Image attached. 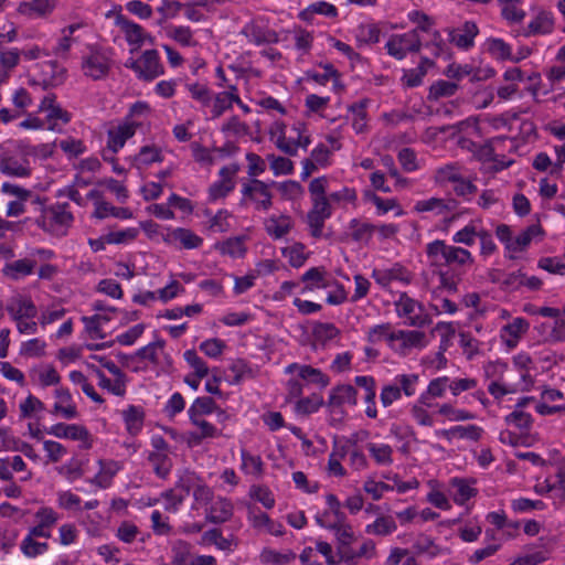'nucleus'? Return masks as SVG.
Listing matches in <instances>:
<instances>
[{
    "label": "nucleus",
    "mask_w": 565,
    "mask_h": 565,
    "mask_svg": "<svg viewBox=\"0 0 565 565\" xmlns=\"http://www.w3.org/2000/svg\"><path fill=\"white\" fill-rule=\"evenodd\" d=\"M168 36L178 42L182 46H195L196 42L193 40V32L190 26L179 25L172 26L168 32Z\"/></svg>",
    "instance_id": "obj_32"
},
{
    "label": "nucleus",
    "mask_w": 565,
    "mask_h": 565,
    "mask_svg": "<svg viewBox=\"0 0 565 565\" xmlns=\"http://www.w3.org/2000/svg\"><path fill=\"white\" fill-rule=\"evenodd\" d=\"M163 157L161 150L156 146H143L140 148L138 154L134 158V164L140 169L141 167L149 166L153 162H161Z\"/></svg>",
    "instance_id": "obj_19"
},
{
    "label": "nucleus",
    "mask_w": 565,
    "mask_h": 565,
    "mask_svg": "<svg viewBox=\"0 0 565 565\" xmlns=\"http://www.w3.org/2000/svg\"><path fill=\"white\" fill-rule=\"evenodd\" d=\"M301 281L311 282L303 287V292L312 291L315 288H329L335 284V280L327 277L323 267H311L301 276Z\"/></svg>",
    "instance_id": "obj_8"
},
{
    "label": "nucleus",
    "mask_w": 565,
    "mask_h": 565,
    "mask_svg": "<svg viewBox=\"0 0 565 565\" xmlns=\"http://www.w3.org/2000/svg\"><path fill=\"white\" fill-rule=\"evenodd\" d=\"M56 6V0H32L30 2H21L18 11L22 14H30L32 12L38 15H46L52 12Z\"/></svg>",
    "instance_id": "obj_18"
},
{
    "label": "nucleus",
    "mask_w": 565,
    "mask_h": 565,
    "mask_svg": "<svg viewBox=\"0 0 565 565\" xmlns=\"http://www.w3.org/2000/svg\"><path fill=\"white\" fill-rule=\"evenodd\" d=\"M320 67L324 70L323 75H319L318 73H313L309 75L316 83L324 85L331 77L334 79L333 86L335 89L342 90L344 89V85L339 81L340 73L339 71L330 63H320Z\"/></svg>",
    "instance_id": "obj_26"
},
{
    "label": "nucleus",
    "mask_w": 565,
    "mask_h": 565,
    "mask_svg": "<svg viewBox=\"0 0 565 565\" xmlns=\"http://www.w3.org/2000/svg\"><path fill=\"white\" fill-rule=\"evenodd\" d=\"M234 182L232 179H225L213 183L209 189V195L211 200H217L225 198L230 192L234 190Z\"/></svg>",
    "instance_id": "obj_52"
},
{
    "label": "nucleus",
    "mask_w": 565,
    "mask_h": 565,
    "mask_svg": "<svg viewBox=\"0 0 565 565\" xmlns=\"http://www.w3.org/2000/svg\"><path fill=\"white\" fill-rule=\"evenodd\" d=\"M462 31L463 33L457 34L454 29H447L450 42L455 43L459 49L468 50L473 46L479 29L473 21H466Z\"/></svg>",
    "instance_id": "obj_10"
},
{
    "label": "nucleus",
    "mask_w": 565,
    "mask_h": 565,
    "mask_svg": "<svg viewBox=\"0 0 565 565\" xmlns=\"http://www.w3.org/2000/svg\"><path fill=\"white\" fill-rule=\"evenodd\" d=\"M217 409V405L212 397L203 396L194 399L190 408L188 409L189 418L200 417L202 415H209Z\"/></svg>",
    "instance_id": "obj_21"
},
{
    "label": "nucleus",
    "mask_w": 565,
    "mask_h": 565,
    "mask_svg": "<svg viewBox=\"0 0 565 565\" xmlns=\"http://www.w3.org/2000/svg\"><path fill=\"white\" fill-rule=\"evenodd\" d=\"M177 241H179L181 245L186 249L198 248L203 243V239L200 236L188 228L177 227Z\"/></svg>",
    "instance_id": "obj_43"
},
{
    "label": "nucleus",
    "mask_w": 565,
    "mask_h": 565,
    "mask_svg": "<svg viewBox=\"0 0 565 565\" xmlns=\"http://www.w3.org/2000/svg\"><path fill=\"white\" fill-rule=\"evenodd\" d=\"M108 215H111L117 218L127 220L132 217V212L128 207H116L109 204L108 202L97 201L95 203V211L93 213V216L102 220L107 217Z\"/></svg>",
    "instance_id": "obj_17"
},
{
    "label": "nucleus",
    "mask_w": 565,
    "mask_h": 565,
    "mask_svg": "<svg viewBox=\"0 0 565 565\" xmlns=\"http://www.w3.org/2000/svg\"><path fill=\"white\" fill-rule=\"evenodd\" d=\"M189 92L193 99L202 103L204 106H209L211 103V92L205 85L199 83L188 84Z\"/></svg>",
    "instance_id": "obj_62"
},
{
    "label": "nucleus",
    "mask_w": 565,
    "mask_h": 565,
    "mask_svg": "<svg viewBox=\"0 0 565 565\" xmlns=\"http://www.w3.org/2000/svg\"><path fill=\"white\" fill-rule=\"evenodd\" d=\"M367 449L374 457L375 461L380 465L392 463V448L388 445L377 446L375 444H369Z\"/></svg>",
    "instance_id": "obj_51"
},
{
    "label": "nucleus",
    "mask_w": 565,
    "mask_h": 565,
    "mask_svg": "<svg viewBox=\"0 0 565 565\" xmlns=\"http://www.w3.org/2000/svg\"><path fill=\"white\" fill-rule=\"evenodd\" d=\"M525 282V274L522 270L510 273L501 281V289L508 291L519 290Z\"/></svg>",
    "instance_id": "obj_56"
},
{
    "label": "nucleus",
    "mask_w": 565,
    "mask_h": 565,
    "mask_svg": "<svg viewBox=\"0 0 565 565\" xmlns=\"http://www.w3.org/2000/svg\"><path fill=\"white\" fill-rule=\"evenodd\" d=\"M267 159L270 161V169L275 175L291 174L294 172V162L290 159L274 154H268Z\"/></svg>",
    "instance_id": "obj_44"
},
{
    "label": "nucleus",
    "mask_w": 565,
    "mask_h": 565,
    "mask_svg": "<svg viewBox=\"0 0 565 565\" xmlns=\"http://www.w3.org/2000/svg\"><path fill=\"white\" fill-rule=\"evenodd\" d=\"M183 3L175 0H162L161 4L157 8V12L160 14L158 24L162 25L167 20L175 18L182 10Z\"/></svg>",
    "instance_id": "obj_29"
},
{
    "label": "nucleus",
    "mask_w": 565,
    "mask_h": 565,
    "mask_svg": "<svg viewBox=\"0 0 565 565\" xmlns=\"http://www.w3.org/2000/svg\"><path fill=\"white\" fill-rule=\"evenodd\" d=\"M233 515V504L225 498H218L206 511L205 520L213 524L227 522Z\"/></svg>",
    "instance_id": "obj_9"
},
{
    "label": "nucleus",
    "mask_w": 565,
    "mask_h": 565,
    "mask_svg": "<svg viewBox=\"0 0 565 565\" xmlns=\"http://www.w3.org/2000/svg\"><path fill=\"white\" fill-rule=\"evenodd\" d=\"M46 431L47 434L53 435L57 438H68L72 440L84 441L83 447L85 449H89L92 447V443L89 441V431L84 426L76 424L57 423L51 426Z\"/></svg>",
    "instance_id": "obj_3"
},
{
    "label": "nucleus",
    "mask_w": 565,
    "mask_h": 565,
    "mask_svg": "<svg viewBox=\"0 0 565 565\" xmlns=\"http://www.w3.org/2000/svg\"><path fill=\"white\" fill-rule=\"evenodd\" d=\"M263 563H270L275 565H284L296 558V554L291 551L287 553H280L271 548H264L260 554Z\"/></svg>",
    "instance_id": "obj_35"
},
{
    "label": "nucleus",
    "mask_w": 565,
    "mask_h": 565,
    "mask_svg": "<svg viewBox=\"0 0 565 565\" xmlns=\"http://www.w3.org/2000/svg\"><path fill=\"white\" fill-rule=\"evenodd\" d=\"M404 40L405 36H401V34H394L385 45L387 53L396 60H403L406 57V50L403 46Z\"/></svg>",
    "instance_id": "obj_55"
},
{
    "label": "nucleus",
    "mask_w": 565,
    "mask_h": 565,
    "mask_svg": "<svg viewBox=\"0 0 565 565\" xmlns=\"http://www.w3.org/2000/svg\"><path fill=\"white\" fill-rule=\"evenodd\" d=\"M0 171L3 174L20 178H25L31 174V170L29 168L23 167L13 158H3L0 161Z\"/></svg>",
    "instance_id": "obj_34"
},
{
    "label": "nucleus",
    "mask_w": 565,
    "mask_h": 565,
    "mask_svg": "<svg viewBox=\"0 0 565 565\" xmlns=\"http://www.w3.org/2000/svg\"><path fill=\"white\" fill-rule=\"evenodd\" d=\"M280 218L282 223H279L276 217H270L266 224L267 233L276 239L285 236L291 228L288 216L282 215Z\"/></svg>",
    "instance_id": "obj_37"
},
{
    "label": "nucleus",
    "mask_w": 565,
    "mask_h": 565,
    "mask_svg": "<svg viewBox=\"0 0 565 565\" xmlns=\"http://www.w3.org/2000/svg\"><path fill=\"white\" fill-rule=\"evenodd\" d=\"M436 330L440 332V344L438 352L436 354V359L438 360V367H444L447 364V359L445 358V352L450 345L451 338L455 334V329L451 323L439 322L436 326Z\"/></svg>",
    "instance_id": "obj_16"
},
{
    "label": "nucleus",
    "mask_w": 565,
    "mask_h": 565,
    "mask_svg": "<svg viewBox=\"0 0 565 565\" xmlns=\"http://www.w3.org/2000/svg\"><path fill=\"white\" fill-rule=\"evenodd\" d=\"M425 333L423 331L412 330H398L396 331V341L399 343L394 344V349L397 353L406 355L408 350L412 348H424L425 347Z\"/></svg>",
    "instance_id": "obj_7"
},
{
    "label": "nucleus",
    "mask_w": 565,
    "mask_h": 565,
    "mask_svg": "<svg viewBox=\"0 0 565 565\" xmlns=\"http://www.w3.org/2000/svg\"><path fill=\"white\" fill-rule=\"evenodd\" d=\"M145 411L140 406L129 405L127 409L122 411V419L126 425L127 431L131 436L140 433L145 422Z\"/></svg>",
    "instance_id": "obj_14"
},
{
    "label": "nucleus",
    "mask_w": 565,
    "mask_h": 565,
    "mask_svg": "<svg viewBox=\"0 0 565 565\" xmlns=\"http://www.w3.org/2000/svg\"><path fill=\"white\" fill-rule=\"evenodd\" d=\"M225 347L224 341L213 338L203 341L200 344V350L210 358H217L222 354Z\"/></svg>",
    "instance_id": "obj_60"
},
{
    "label": "nucleus",
    "mask_w": 565,
    "mask_h": 565,
    "mask_svg": "<svg viewBox=\"0 0 565 565\" xmlns=\"http://www.w3.org/2000/svg\"><path fill=\"white\" fill-rule=\"evenodd\" d=\"M220 249L223 254L232 257H242L246 252L242 237L228 238L221 245Z\"/></svg>",
    "instance_id": "obj_46"
},
{
    "label": "nucleus",
    "mask_w": 565,
    "mask_h": 565,
    "mask_svg": "<svg viewBox=\"0 0 565 565\" xmlns=\"http://www.w3.org/2000/svg\"><path fill=\"white\" fill-rule=\"evenodd\" d=\"M139 231L135 227L126 228L118 232H109L106 234L107 244H124L134 241L138 236Z\"/></svg>",
    "instance_id": "obj_53"
},
{
    "label": "nucleus",
    "mask_w": 565,
    "mask_h": 565,
    "mask_svg": "<svg viewBox=\"0 0 565 565\" xmlns=\"http://www.w3.org/2000/svg\"><path fill=\"white\" fill-rule=\"evenodd\" d=\"M299 377L310 383L319 384L322 388L327 387L330 383L329 377L323 374L319 369L310 365H301L299 367Z\"/></svg>",
    "instance_id": "obj_31"
},
{
    "label": "nucleus",
    "mask_w": 565,
    "mask_h": 565,
    "mask_svg": "<svg viewBox=\"0 0 565 565\" xmlns=\"http://www.w3.org/2000/svg\"><path fill=\"white\" fill-rule=\"evenodd\" d=\"M449 181L456 183L454 186V191L459 196L467 198L477 192V186L472 182L463 179L459 174L450 175Z\"/></svg>",
    "instance_id": "obj_45"
},
{
    "label": "nucleus",
    "mask_w": 565,
    "mask_h": 565,
    "mask_svg": "<svg viewBox=\"0 0 565 565\" xmlns=\"http://www.w3.org/2000/svg\"><path fill=\"white\" fill-rule=\"evenodd\" d=\"M537 266L551 274H565V263L558 260L556 257H543L539 260Z\"/></svg>",
    "instance_id": "obj_63"
},
{
    "label": "nucleus",
    "mask_w": 565,
    "mask_h": 565,
    "mask_svg": "<svg viewBox=\"0 0 565 565\" xmlns=\"http://www.w3.org/2000/svg\"><path fill=\"white\" fill-rule=\"evenodd\" d=\"M49 548L47 543L36 542L31 536H26L21 543V551L25 556L35 557L43 554Z\"/></svg>",
    "instance_id": "obj_49"
},
{
    "label": "nucleus",
    "mask_w": 565,
    "mask_h": 565,
    "mask_svg": "<svg viewBox=\"0 0 565 565\" xmlns=\"http://www.w3.org/2000/svg\"><path fill=\"white\" fill-rule=\"evenodd\" d=\"M445 263L447 265H466L468 263H472V256L471 253L465 248L448 246L447 253L445 255Z\"/></svg>",
    "instance_id": "obj_36"
},
{
    "label": "nucleus",
    "mask_w": 565,
    "mask_h": 565,
    "mask_svg": "<svg viewBox=\"0 0 565 565\" xmlns=\"http://www.w3.org/2000/svg\"><path fill=\"white\" fill-rule=\"evenodd\" d=\"M452 205L447 204L443 199L430 198L428 200L418 201L415 204V211L417 212H428L436 211L437 214H443L447 211H450L455 207V201H449Z\"/></svg>",
    "instance_id": "obj_27"
},
{
    "label": "nucleus",
    "mask_w": 565,
    "mask_h": 565,
    "mask_svg": "<svg viewBox=\"0 0 565 565\" xmlns=\"http://www.w3.org/2000/svg\"><path fill=\"white\" fill-rule=\"evenodd\" d=\"M68 207V203H56L47 207L53 235L64 236L72 226L74 216Z\"/></svg>",
    "instance_id": "obj_2"
},
{
    "label": "nucleus",
    "mask_w": 565,
    "mask_h": 565,
    "mask_svg": "<svg viewBox=\"0 0 565 565\" xmlns=\"http://www.w3.org/2000/svg\"><path fill=\"white\" fill-rule=\"evenodd\" d=\"M385 339L390 347L394 349V344L396 342V332L392 331L391 323H382L374 326L370 329L367 333V340L371 343L380 342L381 340Z\"/></svg>",
    "instance_id": "obj_20"
},
{
    "label": "nucleus",
    "mask_w": 565,
    "mask_h": 565,
    "mask_svg": "<svg viewBox=\"0 0 565 565\" xmlns=\"http://www.w3.org/2000/svg\"><path fill=\"white\" fill-rule=\"evenodd\" d=\"M323 405V398L319 394H312L308 397L301 398L297 402L296 409L301 414H311Z\"/></svg>",
    "instance_id": "obj_42"
},
{
    "label": "nucleus",
    "mask_w": 565,
    "mask_h": 565,
    "mask_svg": "<svg viewBox=\"0 0 565 565\" xmlns=\"http://www.w3.org/2000/svg\"><path fill=\"white\" fill-rule=\"evenodd\" d=\"M312 209L307 214V223L310 227V234L315 238L322 236L324 221L332 214V209L328 198L312 199Z\"/></svg>",
    "instance_id": "obj_1"
},
{
    "label": "nucleus",
    "mask_w": 565,
    "mask_h": 565,
    "mask_svg": "<svg viewBox=\"0 0 565 565\" xmlns=\"http://www.w3.org/2000/svg\"><path fill=\"white\" fill-rule=\"evenodd\" d=\"M148 460L152 463L158 477L164 479L170 472L171 463L167 452H150Z\"/></svg>",
    "instance_id": "obj_33"
},
{
    "label": "nucleus",
    "mask_w": 565,
    "mask_h": 565,
    "mask_svg": "<svg viewBox=\"0 0 565 565\" xmlns=\"http://www.w3.org/2000/svg\"><path fill=\"white\" fill-rule=\"evenodd\" d=\"M356 390L350 384L338 385L330 393L328 406L339 407L344 403L356 405Z\"/></svg>",
    "instance_id": "obj_13"
},
{
    "label": "nucleus",
    "mask_w": 565,
    "mask_h": 565,
    "mask_svg": "<svg viewBox=\"0 0 565 565\" xmlns=\"http://www.w3.org/2000/svg\"><path fill=\"white\" fill-rule=\"evenodd\" d=\"M42 75L45 77H61V85L66 79V68L58 64L57 61H47L41 64Z\"/></svg>",
    "instance_id": "obj_58"
},
{
    "label": "nucleus",
    "mask_w": 565,
    "mask_h": 565,
    "mask_svg": "<svg viewBox=\"0 0 565 565\" xmlns=\"http://www.w3.org/2000/svg\"><path fill=\"white\" fill-rule=\"evenodd\" d=\"M451 486L456 489L454 501L459 505H463L469 499L476 497L478 493V490L470 487L465 479L454 478L451 480Z\"/></svg>",
    "instance_id": "obj_23"
},
{
    "label": "nucleus",
    "mask_w": 565,
    "mask_h": 565,
    "mask_svg": "<svg viewBox=\"0 0 565 565\" xmlns=\"http://www.w3.org/2000/svg\"><path fill=\"white\" fill-rule=\"evenodd\" d=\"M459 88L457 83L439 79L430 85L427 98L438 100L440 97H450Z\"/></svg>",
    "instance_id": "obj_24"
},
{
    "label": "nucleus",
    "mask_w": 565,
    "mask_h": 565,
    "mask_svg": "<svg viewBox=\"0 0 565 565\" xmlns=\"http://www.w3.org/2000/svg\"><path fill=\"white\" fill-rule=\"evenodd\" d=\"M7 311L17 321L22 318L32 319L36 316L38 310L30 298H19L14 302L7 306Z\"/></svg>",
    "instance_id": "obj_15"
},
{
    "label": "nucleus",
    "mask_w": 565,
    "mask_h": 565,
    "mask_svg": "<svg viewBox=\"0 0 565 565\" xmlns=\"http://www.w3.org/2000/svg\"><path fill=\"white\" fill-rule=\"evenodd\" d=\"M350 228L352 230L351 236L355 242L367 243L376 226L370 223H360L356 218L351 220Z\"/></svg>",
    "instance_id": "obj_30"
},
{
    "label": "nucleus",
    "mask_w": 565,
    "mask_h": 565,
    "mask_svg": "<svg viewBox=\"0 0 565 565\" xmlns=\"http://www.w3.org/2000/svg\"><path fill=\"white\" fill-rule=\"evenodd\" d=\"M110 318L106 315H94L92 317H83L82 321L85 323V329L92 338L104 339L106 335L102 331L100 324L108 322Z\"/></svg>",
    "instance_id": "obj_28"
},
{
    "label": "nucleus",
    "mask_w": 565,
    "mask_h": 565,
    "mask_svg": "<svg viewBox=\"0 0 565 565\" xmlns=\"http://www.w3.org/2000/svg\"><path fill=\"white\" fill-rule=\"evenodd\" d=\"M414 548L417 553H426L430 557H435L439 554L440 548L434 543V541L427 535H419L414 544Z\"/></svg>",
    "instance_id": "obj_54"
},
{
    "label": "nucleus",
    "mask_w": 565,
    "mask_h": 565,
    "mask_svg": "<svg viewBox=\"0 0 565 565\" xmlns=\"http://www.w3.org/2000/svg\"><path fill=\"white\" fill-rule=\"evenodd\" d=\"M541 233H543L541 225L533 224L527 226L518 237H515V239L511 241L510 245H508V252H510L508 257L510 259H515L516 256L513 253L524 250L530 245L532 238Z\"/></svg>",
    "instance_id": "obj_11"
},
{
    "label": "nucleus",
    "mask_w": 565,
    "mask_h": 565,
    "mask_svg": "<svg viewBox=\"0 0 565 565\" xmlns=\"http://www.w3.org/2000/svg\"><path fill=\"white\" fill-rule=\"evenodd\" d=\"M232 373H234L233 383L238 384L245 379H253L254 372L247 361L243 359H236L230 366Z\"/></svg>",
    "instance_id": "obj_39"
},
{
    "label": "nucleus",
    "mask_w": 565,
    "mask_h": 565,
    "mask_svg": "<svg viewBox=\"0 0 565 565\" xmlns=\"http://www.w3.org/2000/svg\"><path fill=\"white\" fill-rule=\"evenodd\" d=\"M82 68L87 77L99 81L106 77L110 70L109 60L99 52H94L82 63Z\"/></svg>",
    "instance_id": "obj_4"
},
{
    "label": "nucleus",
    "mask_w": 565,
    "mask_h": 565,
    "mask_svg": "<svg viewBox=\"0 0 565 565\" xmlns=\"http://www.w3.org/2000/svg\"><path fill=\"white\" fill-rule=\"evenodd\" d=\"M183 356L189 365L194 369V374L196 377L202 379L209 374V367L206 363L198 355L195 350H186Z\"/></svg>",
    "instance_id": "obj_41"
},
{
    "label": "nucleus",
    "mask_w": 565,
    "mask_h": 565,
    "mask_svg": "<svg viewBox=\"0 0 565 565\" xmlns=\"http://www.w3.org/2000/svg\"><path fill=\"white\" fill-rule=\"evenodd\" d=\"M115 25L119 26L120 30L125 33L126 41L130 45H136L140 47L146 40V34L141 25L130 21L121 13H117Z\"/></svg>",
    "instance_id": "obj_6"
},
{
    "label": "nucleus",
    "mask_w": 565,
    "mask_h": 565,
    "mask_svg": "<svg viewBox=\"0 0 565 565\" xmlns=\"http://www.w3.org/2000/svg\"><path fill=\"white\" fill-rule=\"evenodd\" d=\"M3 448L6 450H11V451H21L25 457H28L32 460L38 459V455L35 454L33 447L30 444L22 441L12 436H10L9 439L4 440Z\"/></svg>",
    "instance_id": "obj_38"
},
{
    "label": "nucleus",
    "mask_w": 565,
    "mask_h": 565,
    "mask_svg": "<svg viewBox=\"0 0 565 565\" xmlns=\"http://www.w3.org/2000/svg\"><path fill=\"white\" fill-rule=\"evenodd\" d=\"M419 306L417 301L407 296V294L403 292L399 296V299L395 302L396 312L399 317H408L411 319V326H420L422 322H418V318H413L411 315L415 311V307Z\"/></svg>",
    "instance_id": "obj_25"
},
{
    "label": "nucleus",
    "mask_w": 565,
    "mask_h": 565,
    "mask_svg": "<svg viewBox=\"0 0 565 565\" xmlns=\"http://www.w3.org/2000/svg\"><path fill=\"white\" fill-rule=\"evenodd\" d=\"M126 10L140 19H150L152 15V8L140 0H131L127 2Z\"/></svg>",
    "instance_id": "obj_61"
},
{
    "label": "nucleus",
    "mask_w": 565,
    "mask_h": 565,
    "mask_svg": "<svg viewBox=\"0 0 565 565\" xmlns=\"http://www.w3.org/2000/svg\"><path fill=\"white\" fill-rule=\"evenodd\" d=\"M191 545L184 541H178L172 547V563L173 565H185L190 556Z\"/></svg>",
    "instance_id": "obj_59"
},
{
    "label": "nucleus",
    "mask_w": 565,
    "mask_h": 565,
    "mask_svg": "<svg viewBox=\"0 0 565 565\" xmlns=\"http://www.w3.org/2000/svg\"><path fill=\"white\" fill-rule=\"evenodd\" d=\"M97 291L114 299H121L124 296L121 286L113 279H102L97 285Z\"/></svg>",
    "instance_id": "obj_57"
},
{
    "label": "nucleus",
    "mask_w": 565,
    "mask_h": 565,
    "mask_svg": "<svg viewBox=\"0 0 565 565\" xmlns=\"http://www.w3.org/2000/svg\"><path fill=\"white\" fill-rule=\"evenodd\" d=\"M489 52L500 60H513L511 47L502 39H491L488 43Z\"/></svg>",
    "instance_id": "obj_47"
},
{
    "label": "nucleus",
    "mask_w": 565,
    "mask_h": 565,
    "mask_svg": "<svg viewBox=\"0 0 565 565\" xmlns=\"http://www.w3.org/2000/svg\"><path fill=\"white\" fill-rule=\"evenodd\" d=\"M530 323L524 318H515L512 322L502 327L501 332L508 333L510 337L520 339L522 334L526 333Z\"/></svg>",
    "instance_id": "obj_48"
},
{
    "label": "nucleus",
    "mask_w": 565,
    "mask_h": 565,
    "mask_svg": "<svg viewBox=\"0 0 565 565\" xmlns=\"http://www.w3.org/2000/svg\"><path fill=\"white\" fill-rule=\"evenodd\" d=\"M396 530V524L392 518L381 516L377 518L374 523L366 526L367 533L377 535H387Z\"/></svg>",
    "instance_id": "obj_40"
},
{
    "label": "nucleus",
    "mask_w": 565,
    "mask_h": 565,
    "mask_svg": "<svg viewBox=\"0 0 565 565\" xmlns=\"http://www.w3.org/2000/svg\"><path fill=\"white\" fill-rule=\"evenodd\" d=\"M242 34L256 45L276 43L278 41V35L275 31L264 29L254 23L246 25Z\"/></svg>",
    "instance_id": "obj_12"
},
{
    "label": "nucleus",
    "mask_w": 565,
    "mask_h": 565,
    "mask_svg": "<svg viewBox=\"0 0 565 565\" xmlns=\"http://www.w3.org/2000/svg\"><path fill=\"white\" fill-rule=\"evenodd\" d=\"M398 161L402 166V168L407 171L412 172L417 169V162H416V153L411 148H403L398 152Z\"/></svg>",
    "instance_id": "obj_64"
},
{
    "label": "nucleus",
    "mask_w": 565,
    "mask_h": 565,
    "mask_svg": "<svg viewBox=\"0 0 565 565\" xmlns=\"http://www.w3.org/2000/svg\"><path fill=\"white\" fill-rule=\"evenodd\" d=\"M507 424H513L521 430H529L532 425V417L529 413L515 409L505 416Z\"/></svg>",
    "instance_id": "obj_50"
},
{
    "label": "nucleus",
    "mask_w": 565,
    "mask_h": 565,
    "mask_svg": "<svg viewBox=\"0 0 565 565\" xmlns=\"http://www.w3.org/2000/svg\"><path fill=\"white\" fill-rule=\"evenodd\" d=\"M553 17L545 11L540 12L536 18L529 23V34H548L553 31Z\"/></svg>",
    "instance_id": "obj_22"
},
{
    "label": "nucleus",
    "mask_w": 565,
    "mask_h": 565,
    "mask_svg": "<svg viewBox=\"0 0 565 565\" xmlns=\"http://www.w3.org/2000/svg\"><path fill=\"white\" fill-rule=\"evenodd\" d=\"M164 73L157 50H146L141 55L139 78L151 82Z\"/></svg>",
    "instance_id": "obj_5"
}]
</instances>
